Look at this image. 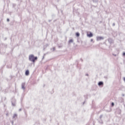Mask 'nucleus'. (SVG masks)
Segmentation results:
<instances>
[{
    "instance_id": "f257e3e1",
    "label": "nucleus",
    "mask_w": 125,
    "mask_h": 125,
    "mask_svg": "<svg viewBox=\"0 0 125 125\" xmlns=\"http://www.w3.org/2000/svg\"><path fill=\"white\" fill-rule=\"evenodd\" d=\"M28 59L31 62H32L33 64H35V62L38 60V57H35L33 54H31L29 56Z\"/></svg>"
},
{
    "instance_id": "f03ea898",
    "label": "nucleus",
    "mask_w": 125,
    "mask_h": 125,
    "mask_svg": "<svg viewBox=\"0 0 125 125\" xmlns=\"http://www.w3.org/2000/svg\"><path fill=\"white\" fill-rule=\"evenodd\" d=\"M11 103L12 106H13V107H15V106H16V99H15V98H12Z\"/></svg>"
},
{
    "instance_id": "7ed1b4c3",
    "label": "nucleus",
    "mask_w": 125,
    "mask_h": 125,
    "mask_svg": "<svg viewBox=\"0 0 125 125\" xmlns=\"http://www.w3.org/2000/svg\"><path fill=\"white\" fill-rule=\"evenodd\" d=\"M96 38H97V42L104 40V38L101 36H98L96 37Z\"/></svg>"
},
{
    "instance_id": "20e7f679",
    "label": "nucleus",
    "mask_w": 125,
    "mask_h": 125,
    "mask_svg": "<svg viewBox=\"0 0 125 125\" xmlns=\"http://www.w3.org/2000/svg\"><path fill=\"white\" fill-rule=\"evenodd\" d=\"M107 41H108L109 43H110V44L112 43H114V40H113V39H112V38H108L107 39Z\"/></svg>"
},
{
    "instance_id": "39448f33",
    "label": "nucleus",
    "mask_w": 125,
    "mask_h": 125,
    "mask_svg": "<svg viewBox=\"0 0 125 125\" xmlns=\"http://www.w3.org/2000/svg\"><path fill=\"white\" fill-rule=\"evenodd\" d=\"M98 85H99V86H103V85H104V83L102 81H100L98 83Z\"/></svg>"
},
{
    "instance_id": "423d86ee",
    "label": "nucleus",
    "mask_w": 125,
    "mask_h": 125,
    "mask_svg": "<svg viewBox=\"0 0 125 125\" xmlns=\"http://www.w3.org/2000/svg\"><path fill=\"white\" fill-rule=\"evenodd\" d=\"M87 36L88 37V38H92V37H93V34H92L91 32H89V34H87Z\"/></svg>"
},
{
    "instance_id": "0eeeda50",
    "label": "nucleus",
    "mask_w": 125,
    "mask_h": 125,
    "mask_svg": "<svg viewBox=\"0 0 125 125\" xmlns=\"http://www.w3.org/2000/svg\"><path fill=\"white\" fill-rule=\"evenodd\" d=\"M21 88L23 90H25L26 89V88L25 87V83H21Z\"/></svg>"
},
{
    "instance_id": "6e6552de",
    "label": "nucleus",
    "mask_w": 125,
    "mask_h": 125,
    "mask_svg": "<svg viewBox=\"0 0 125 125\" xmlns=\"http://www.w3.org/2000/svg\"><path fill=\"white\" fill-rule=\"evenodd\" d=\"M7 68L8 69H11V68H12V63H10L9 64H8L7 65Z\"/></svg>"
},
{
    "instance_id": "1a4fd4ad",
    "label": "nucleus",
    "mask_w": 125,
    "mask_h": 125,
    "mask_svg": "<svg viewBox=\"0 0 125 125\" xmlns=\"http://www.w3.org/2000/svg\"><path fill=\"white\" fill-rule=\"evenodd\" d=\"M119 102H120V103H123V102H124V98H119Z\"/></svg>"
},
{
    "instance_id": "9d476101",
    "label": "nucleus",
    "mask_w": 125,
    "mask_h": 125,
    "mask_svg": "<svg viewBox=\"0 0 125 125\" xmlns=\"http://www.w3.org/2000/svg\"><path fill=\"white\" fill-rule=\"evenodd\" d=\"M25 74V76H29V75H30V71H29V70H26Z\"/></svg>"
},
{
    "instance_id": "9b49d317",
    "label": "nucleus",
    "mask_w": 125,
    "mask_h": 125,
    "mask_svg": "<svg viewBox=\"0 0 125 125\" xmlns=\"http://www.w3.org/2000/svg\"><path fill=\"white\" fill-rule=\"evenodd\" d=\"M18 116V115H17V114H15L13 116V119H15V118H17Z\"/></svg>"
},
{
    "instance_id": "f8f14e48",
    "label": "nucleus",
    "mask_w": 125,
    "mask_h": 125,
    "mask_svg": "<svg viewBox=\"0 0 125 125\" xmlns=\"http://www.w3.org/2000/svg\"><path fill=\"white\" fill-rule=\"evenodd\" d=\"M74 42V40H73L72 39H70L69 41H68V43H71V42Z\"/></svg>"
},
{
    "instance_id": "ddd939ff",
    "label": "nucleus",
    "mask_w": 125,
    "mask_h": 125,
    "mask_svg": "<svg viewBox=\"0 0 125 125\" xmlns=\"http://www.w3.org/2000/svg\"><path fill=\"white\" fill-rule=\"evenodd\" d=\"M76 37H80V33L77 32V33H76Z\"/></svg>"
},
{
    "instance_id": "4468645a",
    "label": "nucleus",
    "mask_w": 125,
    "mask_h": 125,
    "mask_svg": "<svg viewBox=\"0 0 125 125\" xmlns=\"http://www.w3.org/2000/svg\"><path fill=\"white\" fill-rule=\"evenodd\" d=\"M93 2H95V3L98 2V0H92Z\"/></svg>"
},
{
    "instance_id": "2eb2a0df",
    "label": "nucleus",
    "mask_w": 125,
    "mask_h": 125,
    "mask_svg": "<svg viewBox=\"0 0 125 125\" xmlns=\"http://www.w3.org/2000/svg\"><path fill=\"white\" fill-rule=\"evenodd\" d=\"M12 5H13V8H15V6H16V4L13 3Z\"/></svg>"
},
{
    "instance_id": "dca6fc26",
    "label": "nucleus",
    "mask_w": 125,
    "mask_h": 125,
    "mask_svg": "<svg viewBox=\"0 0 125 125\" xmlns=\"http://www.w3.org/2000/svg\"><path fill=\"white\" fill-rule=\"evenodd\" d=\"M111 107H114V106H115V104L112 102V103L111 104Z\"/></svg>"
},
{
    "instance_id": "f3484780",
    "label": "nucleus",
    "mask_w": 125,
    "mask_h": 125,
    "mask_svg": "<svg viewBox=\"0 0 125 125\" xmlns=\"http://www.w3.org/2000/svg\"><path fill=\"white\" fill-rule=\"evenodd\" d=\"M102 118H103V115L102 114L100 116V119L101 120V119H102Z\"/></svg>"
},
{
    "instance_id": "a211bd4d",
    "label": "nucleus",
    "mask_w": 125,
    "mask_h": 125,
    "mask_svg": "<svg viewBox=\"0 0 125 125\" xmlns=\"http://www.w3.org/2000/svg\"><path fill=\"white\" fill-rule=\"evenodd\" d=\"M99 123L100 124H103V121H102V120L99 121Z\"/></svg>"
},
{
    "instance_id": "6ab92c4d",
    "label": "nucleus",
    "mask_w": 125,
    "mask_h": 125,
    "mask_svg": "<svg viewBox=\"0 0 125 125\" xmlns=\"http://www.w3.org/2000/svg\"><path fill=\"white\" fill-rule=\"evenodd\" d=\"M118 114H121V110L120 109H119L118 110Z\"/></svg>"
},
{
    "instance_id": "aec40b11",
    "label": "nucleus",
    "mask_w": 125,
    "mask_h": 125,
    "mask_svg": "<svg viewBox=\"0 0 125 125\" xmlns=\"http://www.w3.org/2000/svg\"><path fill=\"white\" fill-rule=\"evenodd\" d=\"M63 46H62V45H58V47H59V48H61V47H62Z\"/></svg>"
},
{
    "instance_id": "412c9836",
    "label": "nucleus",
    "mask_w": 125,
    "mask_h": 125,
    "mask_svg": "<svg viewBox=\"0 0 125 125\" xmlns=\"http://www.w3.org/2000/svg\"><path fill=\"white\" fill-rule=\"evenodd\" d=\"M45 55H46V54H44L43 56V57L42 58V60L44 59V56H45Z\"/></svg>"
},
{
    "instance_id": "4be33fe9",
    "label": "nucleus",
    "mask_w": 125,
    "mask_h": 125,
    "mask_svg": "<svg viewBox=\"0 0 125 125\" xmlns=\"http://www.w3.org/2000/svg\"><path fill=\"white\" fill-rule=\"evenodd\" d=\"M123 56H124V57L125 56V52H123Z\"/></svg>"
},
{
    "instance_id": "5701e85b",
    "label": "nucleus",
    "mask_w": 125,
    "mask_h": 125,
    "mask_svg": "<svg viewBox=\"0 0 125 125\" xmlns=\"http://www.w3.org/2000/svg\"><path fill=\"white\" fill-rule=\"evenodd\" d=\"M21 111H22V109L21 108H20L19 109V112H21Z\"/></svg>"
},
{
    "instance_id": "b1692460",
    "label": "nucleus",
    "mask_w": 125,
    "mask_h": 125,
    "mask_svg": "<svg viewBox=\"0 0 125 125\" xmlns=\"http://www.w3.org/2000/svg\"><path fill=\"white\" fill-rule=\"evenodd\" d=\"M9 21H10V20H9V19H7V22H9Z\"/></svg>"
},
{
    "instance_id": "393cba45",
    "label": "nucleus",
    "mask_w": 125,
    "mask_h": 125,
    "mask_svg": "<svg viewBox=\"0 0 125 125\" xmlns=\"http://www.w3.org/2000/svg\"><path fill=\"white\" fill-rule=\"evenodd\" d=\"M115 25H116V24L115 23V22L112 24V26L113 27L115 26Z\"/></svg>"
},
{
    "instance_id": "a878e982",
    "label": "nucleus",
    "mask_w": 125,
    "mask_h": 125,
    "mask_svg": "<svg viewBox=\"0 0 125 125\" xmlns=\"http://www.w3.org/2000/svg\"><path fill=\"white\" fill-rule=\"evenodd\" d=\"M11 123L12 125H13V124H14V122H13V121H11Z\"/></svg>"
},
{
    "instance_id": "bb28decb",
    "label": "nucleus",
    "mask_w": 125,
    "mask_h": 125,
    "mask_svg": "<svg viewBox=\"0 0 125 125\" xmlns=\"http://www.w3.org/2000/svg\"><path fill=\"white\" fill-rule=\"evenodd\" d=\"M55 47H53V51H55Z\"/></svg>"
},
{
    "instance_id": "cd10ccee",
    "label": "nucleus",
    "mask_w": 125,
    "mask_h": 125,
    "mask_svg": "<svg viewBox=\"0 0 125 125\" xmlns=\"http://www.w3.org/2000/svg\"><path fill=\"white\" fill-rule=\"evenodd\" d=\"M47 46H48V44H46L45 47H47Z\"/></svg>"
},
{
    "instance_id": "c85d7f7f",
    "label": "nucleus",
    "mask_w": 125,
    "mask_h": 125,
    "mask_svg": "<svg viewBox=\"0 0 125 125\" xmlns=\"http://www.w3.org/2000/svg\"><path fill=\"white\" fill-rule=\"evenodd\" d=\"M112 55H113V56H117V55L114 54H113Z\"/></svg>"
},
{
    "instance_id": "c756f323",
    "label": "nucleus",
    "mask_w": 125,
    "mask_h": 125,
    "mask_svg": "<svg viewBox=\"0 0 125 125\" xmlns=\"http://www.w3.org/2000/svg\"><path fill=\"white\" fill-rule=\"evenodd\" d=\"M85 76H87V77H88L89 75H88V74H86Z\"/></svg>"
},
{
    "instance_id": "7c9ffc66",
    "label": "nucleus",
    "mask_w": 125,
    "mask_h": 125,
    "mask_svg": "<svg viewBox=\"0 0 125 125\" xmlns=\"http://www.w3.org/2000/svg\"><path fill=\"white\" fill-rule=\"evenodd\" d=\"M123 80H124V82L125 83V77H124Z\"/></svg>"
},
{
    "instance_id": "2f4dec72",
    "label": "nucleus",
    "mask_w": 125,
    "mask_h": 125,
    "mask_svg": "<svg viewBox=\"0 0 125 125\" xmlns=\"http://www.w3.org/2000/svg\"><path fill=\"white\" fill-rule=\"evenodd\" d=\"M48 22H51V20H49Z\"/></svg>"
},
{
    "instance_id": "473e14b6",
    "label": "nucleus",
    "mask_w": 125,
    "mask_h": 125,
    "mask_svg": "<svg viewBox=\"0 0 125 125\" xmlns=\"http://www.w3.org/2000/svg\"><path fill=\"white\" fill-rule=\"evenodd\" d=\"M6 40H7V38H5V39H4V41H6Z\"/></svg>"
},
{
    "instance_id": "72a5a7b5",
    "label": "nucleus",
    "mask_w": 125,
    "mask_h": 125,
    "mask_svg": "<svg viewBox=\"0 0 125 125\" xmlns=\"http://www.w3.org/2000/svg\"><path fill=\"white\" fill-rule=\"evenodd\" d=\"M91 42H93V39H91Z\"/></svg>"
},
{
    "instance_id": "f704fd0d",
    "label": "nucleus",
    "mask_w": 125,
    "mask_h": 125,
    "mask_svg": "<svg viewBox=\"0 0 125 125\" xmlns=\"http://www.w3.org/2000/svg\"><path fill=\"white\" fill-rule=\"evenodd\" d=\"M106 112H111V110L108 111V110H106Z\"/></svg>"
},
{
    "instance_id": "c9c22d12",
    "label": "nucleus",
    "mask_w": 125,
    "mask_h": 125,
    "mask_svg": "<svg viewBox=\"0 0 125 125\" xmlns=\"http://www.w3.org/2000/svg\"><path fill=\"white\" fill-rule=\"evenodd\" d=\"M6 116H7H7H8V113H6Z\"/></svg>"
},
{
    "instance_id": "e433bc0d",
    "label": "nucleus",
    "mask_w": 125,
    "mask_h": 125,
    "mask_svg": "<svg viewBox=\"0 0 125 125\" xmlns=\"http://www.w3.org/2000/svg\"><path fill=\"white\" fill-rule=\"evenodd\" d=\"M122 96H125V94H122Z\"/></svg>"
},
{
    "instance_id": "4c0bfd02",
    "label": "nucleus",
    "mask_w": 125,
    "mask_h": 125,
    "mask_svg": "<svg viewBox=\"0 0 125 125\" xmlns=\"http://www.w3.org/2000/svg\"><path fill=\"white\" fill-rule=\"evenodd\" d=\"M84 97H85V98H86L87 97V95L84 96Z\"/></svg>"
},
{
    "instance_id": "58836bf2",
    "label": "nucleus",
    "mask_w": 125,
    "mask_h": 125,
    "mask_svg": "<svg viewBox=\"0 0 125 125\" xmlns=\"http://www.w3.org/2000/svg\"><path fill=\"white\" fill-rule=\"evenodd\" d=\"M5 47H6H6H7V45H5Z\"/></svg>"
},
{
    "instance_id": "ea45409f",
    "label": "nucleus",
    "mask_w": 125,
    "mask_h": 125,
    "mask_svg": "<svg viewBox=\"0 0 125 125\" xmlns=\"http://www.w3.org/2000/svg\"><path fill=\"white\" fill-rule=\"evenodd\" d=\"M43 50H45V48H43Z\"/></svg>"
},
{
    "instance_id": "a19ab883",
    "label": "nucleus",
    "mask_w": 125,
    "mask_h": 125,
    "mask_svg": "<svg viewBox=\"0 0 125 125\" xmlns=\"http://www.w3.org/2000/svg\"><path fill=\"white\" fill-rule=\"evenodd\" d=\"M81 60L82 62H83V60L82 59H81Z\"/></svg>"
},
{
    "instance_id": "79ce46f5",
    "label": "nucleus",
    "mask_w": 125,
    "mask_h": 125,
    "mask_svg": "<svg viewBox=\"0 0 125 125\" xmlns=\"http://www.w3.org/2000/svg\"><path fill=\"white\" fill-rule=\"evenodd\" d=\"M84 103H85V102H84L83 103V104H84Z\"/></svg>"
},
{
    "instance_id": "37998d69",
    "label": "nucleus",
    "mask_w": 125,
    "mask_h": 125,
    "mask_svg": "<svg viewBox=\"0 0 125 125\" xmlns=\"http://www.w3.org/2000/svg\"><path fill=\"white\" fill-rule=\"evenodd\" d=\"M55 21H54V22H55Z\"/></svg>"
}]
</instances>
